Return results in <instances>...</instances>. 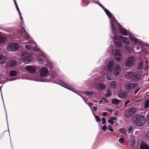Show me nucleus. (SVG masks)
Here are the masks:
<instances>
[{
  "instance_id": "1",
  "label": "nucleus",
  "mask_w": 149,
  "mask_h": 149,
  "mask_svg": "<svg viewBox=\"0 0 149 149\" xmlns=\"http://www.w3.org/2000/svg\"><path fill=\"white\" fill-rule=\"evenodd\" d=\"M45 65L50 70V74L49 75V71L46 67H42L39 71L40 76L34 75L31 76L29 79L36 81L48 82L53 81L57 78V74L58 72V70L54 67V64L52 62L47 61Z\"/></svg>"
},
{
  "instance_id": "2",
  "label": "nucleus",
  "mask_w": 149,
  "mask_h": 149,
  "mask_svg": "<svg viewBox=\"0 0 149 149\" xmlns=\"http://www.w3.org/2000/svg\"><path fill=\"white\" fill-rule=\"evenodd\" d=\"M105 10L107 15L110 19L112 31L114 35H116V34L118 33V29L120 33L123 36H129V34H130L131 33L128 32L126 29L120 25L114 16L112 15L111 13L108 10L105 9Z\"/></svg>"
},
{
  "instance_id": "3",
  "label": "nucleus",
  "mask_w": 149,
  "mask_h": 149,
  "mask_svg": "<svg viewBox=\"0 0 149 149\" xmlns=\"http://www.w3.org/2000/svg\"><path fill=\"white\" fill-rule=\"evenodd\" d=\"M18 33L22 35L25 41H29L28 42H24V43H27L28 44L25 45V47L27 49H31L33 47V45L35 44V42L30 41V37L28 33L27 32L23 27H21L20 29L19 30Z\"/></svg>"
},
{
  "instance_id": "4",
  "label": "nucleus",
  "mask_w": 149,
  "mask_h": 149,
  "mask_svg": "<svg viewBox=\"0 0 149 149\" xmlns=\"http://www.w3.org/2000/svg\"><path fill=\"white\" fill-rule=\"evenodd\" d=\"M115 65V61H111L109 62L108 64V70H103L102 72V73L104 74L106 76L107 79L108 80H111V76L112 74V71Z\"/></svg>"
},
{
  "instance_id": "5",
  "label": "nucleus",
  "mask_w": 149,
  "mask_h": 149,
  "mask_svg": "<svg viewBox=\"0 0 149 149\" xmlns=\"http://www.w3.org/2000/svg\"><path fill=\"white\" fill-rule=\"evenodd\" d=\"M132 120L133 123L137 126H142L145 122L144 117L136 115L132 117Z\"/></svg>"
},
{
  "instance_id": "6",
  "label": "nucleus",
  "mask_w": 149,
  "mask_h": 149,
  "mask_svg": "<svg viewBox=\"0 0 149 149\" xmlns=\"http://www.w3.org/2000/svg\"><path fill=\"white\" fill-rule=\"evenodd\" d=\"M37 60L39 63L43 64L47 61V56L43 52H41L40 54L36 56Z\"/></svg>"
},
{
  "instance_id": "7",
  "label": "nucleus",
  "mask_w": 149,
  "mask_h": 149,
  "mask_svg": "<svg viewBox=\"0 0 149 149\" xmlns=\"http://www.w3.org/2000/svg\"><path fill=\"white\" fill-rule=\"evenodd\" d=\"M21 58L25 61L31 62L32 60L31 54L26 52H22L20 54Z\"/></svg>"
},
{
  "instance_id": "8",
  "label": "nucleus",
  "mask_w": 149,
  "mask_h": 149,
  "mask_svg": "<svg viewBox=\"0 0 149 149\" xmlns=\"http://www.w3.org/2000/svg\"><path fill=\"white\" fill-rule=\"evenodd\" d=\"M19 45L16 43H13L9 44L7 47V49L9 51L12 52L17 50L19 48Z\"/></svg>"
},
{
  "instance_id": "9",
  "label": "nucleus",
  "mask_w": 149,
  "mask_h": 149,
  "mask_svg": "<svg viewBox=\"0 0 149 149\" xmlns=\"http://www.w3.org/2000/svg\"><path fill=\"white\" fill-rule=\"evenodd\" d=\"M135 61V58L134 56H131L128 57L127 59L125 65L127 67H130L134 65Z\"/></svg>"
},
{
  "instance_id": "10",
  "label": "nucleus",
  "mask_w": 149,
  "mask_h": 149,
  "mask_svg": "<svg viewBox=\"0 0 149 149\" xmlns=\"http://www.w3.org/2000/svg\"><path fill=\"white\" fill-rule=\"evenodd\" d=\"M113 40L115 45L118 48L121 47L122 46V43L118 37L116 35H114L113 37H111Z\"/></svg>"
},
{
  "instance_id": "11",
  "label": "nucleus",
  "mask_w": 149,
  "mask_h": 149,
  "mask_svg": "<svg viewBox=\"0 0 149 149\" xmlns=\"http://www.w3.org/2000/svg\"><path fill=\"white\" fill-rule=\"evenodd\" d=\"M114 57L116 60L118 62L120 61L122 59V56L119 49L116 50L115 52Z\"/></svg>"
},
{
  "instance_id": "12",
  "label": "nucleus",
  "mask_w": 149,
  "mask_h": 149,
  "mask_svg": "<svg viewBox=\"0 0 149 149\" xmlns=\"http://www.w3.org/2000/svg\"><path fill=\"white\" fill-rule=\"evenodd\" d=\"M129 39L130 40L133 42L135 45L139 44L141 43L140 40L137 38L134 37L131 33L129 34Z\"/></svg>"
},
{
  "instance_id": "13",
  "label": "nucleus",
  "mask_w": 149,
  "mask_h": 149,
  "mask_svg": "<svg viewBox=\"0 0 149 149\" xmlns=\"http://www.w3.org/2000/svg\"><path fill=\"white\" fill-rule=\"evenodd\" d=\"M136 111V110L134 108H131L126 110L125 114L126 117H130L133 115Z\"/></svg>"
},
{
  "instance_id": "14",
  "label": "nucleus",
  "mask_w": 149,
  "mask_h": 149,
  "mask_svg": "<svg viewBox=\"0 0 149 149\" xmlns=\"http://www.w3.org/2000/svg\"><path fill=\"white\" fill-rule=\"evenodd\" d=\"M25 69L31 73H34L36 72L37 68L35 66H27L25 68Z\"/></svg>"
},
{
  "instance_id": "15",
  "label": "nucleus",
  "mask_w": 149,
  "mask_h": 149,
  "mask_svg": "<svg viewBox=\"0 0 149 149\" xmlns=\"http://www.w3.org/2000/svg\"><path fill=\"white\" fill-rule=\"evenodd\" d=\"M136 86V84L128 83L125 84V88L128 91L130 92L131 91L134 89Z\"/></svg>"
},
{
  "instance_id": "16",
  "label": "nucleus",
  "mask_w": 149,
  "mask_h": 149,
  "mask_svg": "<svg viewBox=\"0 0 149 149\" xmlns=\"http://www.w3.org/2000/svg\"><path fill=\"white\" fill-rule=\"evenodd\" d=\"M121 71V68L119 65H116L113 69V74L115 76H118L119 75Z\"/></svg>"
},
{
  "instance_id": "17",
  "label": "nucleus",
  "mask_w": 149,
  "mask_h": 149,
  "mask_svg": "<svg viewBox=\"0 0 149 149\" xmlns=\"http://www.w3.org/2000/svg\"><path fill=\"white\" fill-rule=\"evenodd\" d=\"M18 65V62L15 60H11L8 61L6 64L8 67H13L17 66Z\"/></svg>"
},
{
  "instance_id": "18",
  "label": "nucleus",
  "mask_w": 149,
  "mask_h": 149,
  "mask_svg": "<svg viewBox=\"0 0 149 149\" xmlns=\"http://www.w3.org/2000/svg\"><path fill=\"white\" fill-rule=\"evenodd\" d=\"M141 76L140 73L133 72L132 80L136 81H138L140 80Z\"/></svg>"
},
{
  "instance_id": "19",
  "label": "nucleus",
  "mask_w": 149,
  "mask_h": 149,
  "mask_svg": "<svg viewBox=\"0 0 149 149\" xmlns=\"http://www.w3.org/2000/svg\"><path fill=\"white\" fill-rule=\"evenodd\" d=\"M87 1L88 2V4L90 2H92L95 3H97L102 8L106 13V11L105 9L106 10H108L107 9L105 8L101 4L98 2V0H87Z\"/></svg>"
},
{
  "instance_id": "20",
  "label": "nucleus",
  "mask_w": 149,
  "mask_h": 149,
  "mask_svg": "<svg viewBox=\"0 0 149 149\" xmlns=\"http://www.w3.org/2000/svg\"><path fill=\"white\" fill-rule=\"evenodd\" d=\"M119 37L121 40L126 45H128L130 43L129 40L127 37L120 36H119Z\"/></svg>"
},
{
  "instance_id": "21",
  "label": "nucleus",
  "mask_w": 149,
  "mask_h": 149,
  "mask_svg": "<svg viewBox=\"0 0 149 149\" xmlns=\"http://www.w3.org/2000/svg\"><path fill=\"white\" fill-rule=\"evenodd\" d=\"M141 149H149V147L145 143L142 141L140 146Z\"/></svg>"
},
{
  "instance_id": "22",
  "label": "nucleus",
  "mask_w": 149,
  "mask_h": 149,
  "mask_svg": "<svg viewBox=\"0 0 149 149\" xmlns=\"http://www.w3.org/2000/svg\"><path fill=\"white\" fill-rule=\"evenodd\" d=\"M133 72H127L125 74V77L127 79H132Z\"/></svg>"
},
{
  "instance_id": "23",
  "label": "nucleus",
  "mask_w": 149,
  "mask_h": 149,
  "mask_svg": "<svg viewBox=\"0 0 149 149\" xmlns=\"http://www.w3.org/2000/svg\"><path fill=\"white\" fill-rule=\"evenodd\" d=\"M125 48L127 52L130 53H131L133 51V49L132 47L129 45H125Z\"/></svg>"
},
{
  "instance_id": "24",
  "label": "nucleus",
  "mask_w": 149,
  "mask_h": 149,
  "mask_svg": "<svg viewBox=\"0 0 149 149\" xmlns=\"http://www.w3.org/2000/svg\"><path fill=\"white\" fill-rule=\"evenodd\" d=\"M118 96L120 98H124L127 96V93L125 92H122L120 91Z\"/></svg>"
},
{
  "instance_id": "25",
  "label": "nucleus",
  "mask_w": 149,
  "mask_h": 149,
  "mask_svg": "<svg viewBox=\"0 0 149 149\" xmlns=\"http://www.w3.org/2000/svg\"><path fill=\"white\" fill-rule=\"evenodd\" d=\"M6 58L5 56L0 55V63H4L6 61Z\"/></svg>"
},
{
  "instance_id": "26",
  "label": "nucleus",
  "mask_w": 149,
  "mask_h": 149,
  "mask_svg": "<svg viewBox=\"0 0 149 149\" xmlns=\"http://www.w3.org/2000/svg\"><path fill=\"white\" fill-rule=\"evenodd\" d=\"M105 85L103 84H100L98 86V88L100 90H103L105 88Z\"/></svg>"
},
{
  "instance_id": "27",
  "label": "nucleus",
  "mask_w": 149,
  "mask_h": 149,
  "mask_svg": "<svg viewBox=\"0 0 149 149\" xmlns=\"http://www.w3.org/2000/svg\"><path fill=\"white\" fill-rule=\"evenodd\" d=\"M121 101L117 99H113L112 100L111 103L113 104H118Z\"/></svg>"
},
{
  "instance_id": "28",
  "label": "nucleus",
  "mask_w": 149,
  "mask_h": 149,
  "mask_svg": "<svg viewBox=\"0 0 149 149\" xmlns=\"http://www.w3.org/2000/svg\"><path fill=\"white\" fill-rule=\"evenodd\" d=\"M6 39L4 36L0 35V43L4 42Z\"/></svg>"
},
{
  "instance_id": "29",
  "label": "nucleus",
  "mask_w": 149,
  "mask_h": 149,
  "mask_svg": "<svg viewBox=\"0 0 149 149\" xmlns=\"http://www.w3.org/2000/svg\"><path fill=\"white\" fill-rule=\"evenodd\" d=\"M95 92L93 91H87L85 92V94L88 95L89 96V97H91L93 95H94L95 94Z\"/></svg>"
},
{
  "instance_id": "30",
  "label": "nucleus",
  "mask_w": 149,
  "mask_h": 149,
  "mask_svg": "<svg viewBox=\"0 0 149 149\" xmlns=\"http://www.w3.org/2000/svg\"><path fill=\"white\" fill-rule=\"evenodd\" d=\"M149 107V98L146 100L144 104V107L146 109Z\"/></svg>"
},
{
  "instance_id": "31",
  "label": "nucleus",
  "mask_w": 149,
  "mask_h": 149,
  "mask_svg": "<svg viewBox=\"0 0 149 149\" xmlns=\"http://www.w3.org/2000/svg\"><path fill=\"white\" fill-rule=\"evenodd\" d=\"M116 83L115 81L111 82L110 84V88H116Z\"/></svg>"
},
{
  "instance_id": "32",
  "label": "nucleus",
  "mask_w": 149,
  "mask_h": 149,
  "mask_svg": "<svg viewBox=\"0 0 149 149\" xmlns=\"http://www.w3.org/2000/svg\"><path fill=\"white\" fill-rule=\"evenodd\" d=\"M119 132L121 134L126 135L127 134L126 130L125 128H121L119 129Z\"/></svg>"
},
{
  "instance_id": "33",
  "label": "nucleus",
  "mask_w": 149,
  "mask_h": 149,
  "mask_svg": "<svg viewBox=\"0 0 149 149\" xmlns=\"http://www.w3.org/2000/svg\"><path fill=\"white\" fill-rule=\"evenodd\" d=\"M17 74V71L15 70H12L10 72L9 75L11 76H16Z\"/></svg>"
},
{
  "instance_id": "34",
  "label": "nucleus",
  "mask_w": 149,
  "mask_h": 149,
  "mask_svg": "<svg viewBox=\"0 0 149 149\" xmlns=\"http://www.w3.org/2000/svg\"><path fill=\"white\" fill-rule=\"evenodd\" d=\"M143 66V63L141 62H140L137 67V69L138 70H141L142 69Z\"/></svg>"
},
{
  "instance_id": "35",
  "label": "nucleus",
  "mask_w": 149,
  "mask_h": 149,
  "mask_svg": "<svg viewBox=\"0 0 149 149\" xmlns=\"http://www.w3.org/2000/svg\"><path fill=\"white\" fill-rule=\"evenodd\" d=\"M133 127L132 126H131L129 127L128 129H127V132H128L129 134L132 133V132H133Z\"/></svg>"
},
{
  "instance_id": "36",
  "label": "nucleus",
  "mask_w": 149,
  "mask_h": 149,
  "mask_svg": "<svg viewBox=\"0 0 149 149\" xmlns=\"http://www.w3.org/2000/svg\"><path fill=\"white\" fill-rule=\"evenodd\" d=\"M108 129L110 132H113L114 131L112 129V127L111 125H109L108 126Z\"/></svg>"
},
{
  "instance_id": "37",
  "label": "nucleus",
  "mask_w": 149,
  "mask_h": 149,
  "mask_svg": "<svg viewBox=\"0 0 149 149\" xmlns=\"http://www.w3.org/2000/svg\"><path fill=\"white\" fill-rule=\"evenodd\" d=\"M33 50L35 51H38V52H42L41 50L39 49L37 47H35L33 49Z\"/></svg>"
},
{
  "instance_id": "38",
  "label": "nucleus",
  "mask_w": 149,
  "mask_h": 149,
  "mask_svg": "<svg viewBox=\"0 0 149 149\" xmlns=\"http://www.w3.org/2000/svg\"><path fill=\"white\" fill-rule=\"evenodd\" d=\"M96 121L99 122L101 120L100 118L98 116H95Z\"/></svg>"
},
{
  "instance_id": "39",
  "label": "nucleus",
  "mask_w": 149,
  "mask_h": 149,
  "mask_svg": "<svg viewBox=\"0 0 149 149\" xmlns=\"http://www.w3.org/2000/svg\"><path fill=\"white\" fill-rule=\"evenodd\" d=\"M112 93L111 92L108 91L106 96L107 97H109L111 96L112 95Z\"/></svg>"
},
{
  "instance_id": "40",
  "label": "nucleus",
  "mask_w": 149,
  "mask_h": 149,
  "mask_svg": "<svg viewBox=\"0 0 149 149\" xmlns=\"http://www.w3.org/2000/svg\"><path fill=\"white\" fill-rule=\"evenodd\" d=\"M61 82H62L65 85L67 86L70 87V86L69 85V84L65 82V81H63L62 80H60Z\"/></svg>"
},
{
  "instance_id": "41",
  "label": "nucleus",
  "mask_w": 149,
  "mask_h": 149,
  "mask_svg": "<svg viewBox=\"0 0 149 149\" xmlns=\"http://www.w3.org/2000/svg\"><path fill=\"white\" fill-rule=\"evenodd\" d=\"M108 122L111 125H113L114 123V121L112 119H110L108 120Z\"/></svg>"
},
{
  "instance_id": "42",
  "label": "nucleus",
  "mask_w": 149,
  "mask_h": 149,
  "mask_svg": "<svg viewBox=\"0 0 149 149\" xmlns=\"http://www.w3.org/2000/svg\"><path fill=\"white\" fill-rule=\"evenodd\" d=\"M102 123L103 124H105L106 123V119L104 118H103L102 119Z\"/></svg>"
},
{
  "instance_id": "43",
  "label": "nucleus",
  "mask_w": 149,
  "mask_h": 149,
  "mask_svg": "<svg viewBox=\"0 0 149 149\" xmlns=\"http://www.w3.org/2000/svg\"><path fill=\"white\" fill-rule=\"evenodd\" d=\"M109 48V49L108 50L109 52L113 53L114 52L113 46H111Z\"/></svg>"
},
{
  "instance_id": "44",
  "label": "nucleus",
  "mask_w": 149,
  "mask_h": 149,
  "mask_svg": "<svg viewBox=\"0 0 149 149\" xmlns=\"http://www.w3.org/2000/svg\"><path fill=\"white\" fill-rule=\"evenodd\" d=\"M107 129V127L106 125H103V126L102 127V129L104 131H105Z\"/></svg>"
},
{
  "instance_id": "45",
  "label": "nucleus",
  "mask_w": 149,
  "mask_h": 149,
  "mask_svg": "<svg viewBox=\"0 0 149 149\" xmlns=\"http://www.w3.org/2000/svg\"><path fill=\"white\" fill-rule=\"evenodd\" d=\"M124 140L123 138H120L119 139V141L120 143H123L124 142Z\"/></svg>"
},
{
  "instance_id": "46",
  "label": "nucleus",
  "mask_w": 149,
  "mask_h": 149,
  "mask_svg": "<svg viewBox=\"0 0 149 149\" xmlns=\"http://www.w3.org/2000/svg\"><path fill=\"white\" fill-rule=\"evenodd\" d=\"M88 106L91 109L92 111V107L93 106V104L91 102H89L88 104Z\"/></svg>"
},
{
  "instance_id": "47",
  "label": "nucleus",
  "mask_w": 149,
  "mask_h": 149,
  "mask_svg": "<svg viewBox=\"0 0 149 149\" xmlns=\"http://www.w3.org/2000/svg\"><path fill=\"white\" fill-rule=\"evenodd\" d=\"M61 85V86H63V87H64V88H67V89H68V90H70V91H72L73 92H74V93H75L74 91H72V90H71L70 89V88H68V87H66V86H63V85Z\"/></svg>"
},
{
  "instance_id": "48",
  "label": "nucleus",
  "mask_w": 149,
  "mask_h": 149,
  "mask_svg": "<svg viewBox=\"0 0 149 149\" xmlns=\"http://www.w3.org/2000/svg\"><path fill=\"white\" fill-rule=\"evenodd\" d=\"M146 121L147 123L149 124V113L146 117Z\"/></svg>"
},
{
  "instance_id": "49",
  "label": "nucleus",
  "mask_w": 149,
  "mask_h": 149,
  "mask_svg": "<svg viewBox=\"0 0 149 149\" xmlns=\"http://www.w3.org/2000/svg\"><path fill=\"white\" fill-rule=\"evenodd\" d=\"M13 1L14 2L15 5V7H16V8L17 9L18 8H19L18 7L17 4L16 3V1H15V0H13Z\"/></svg>"
},
{
  "instance_id": "50",
  "label": "nucleus",
  "mask_w": 149,
  "mask_h": 149,
  "mask_svg": "<svg viewBox=\"0 0 149 149\" xmlns=\"http://www.w3.org/2000/svg\"><path fill=\"white\" fill-rule=\"evenodd\" d=\"M107 110L109 112H110V113H111L113 111V110L111 109H110L109 108H108L107 109Z\"/></svg>"
},
{
  "instance_id": "51",
  "label": "nucleus",
  "mask_w": 149,
  "mask_h": 149,
  "mask_svg": "<svg viewBox=\"0 0 149 149\" xmlns=\"http://www.w3.org/2000/svg\"><path fill=\"white\" fill-rule=\"evenodd\" d=\"M130 101L129 100H127L126 101L124 104V106L125 107L126 106L127 104L129 103Z\"/></svg>"
},
{
  "instance_id": "52",
  "label": "nucleus",
  "mask_w": 149,
  "mask_h": 149,
  "mask_svg": "<svg viewBox=\"0 0 149 149\" xmlns=\"http://www.w3.org/2000/svg\"><path fill=\"white\" fill-rule=\"evenodd\" d=\"M17 79H18L17 78H11V79H10L8 81H12L15 80Z\"/></svg>"
},
{
  "instance_id": "53",
  "label": "nucleus",
  "mask_w": 149,
  "mask_h": 149,
  "mask_svg": "<svg viewBox=\"0 0 149 149\" xmlns=\"http://www.w3.org/2000/svg\"><path fill=\"white\" fill-rule=\"evenodd\" d=\"M107 114V113L106 112H104L103 113V115L104 116H105Z\"/></svg>"
},
{
  "instance_id": "54",
  "label": "nucleus",
  "mask_w": 149,
  "mask_h": 149,
  "mask_svg": "<svg viewBox=\"0 0 149 149\" xmlns=\"http://www.w3.org/2000/svg\"><path fill=\"white\" fill-rule=\"evenodd\" d=\"M19 17H20V19H21V20L22 21H23V18H22V17L21 16V14H19Z\"/></svg>"
},
{
  "instance_id": "55",
  "label": "nucleus",
  "mask_w": 149,
  "mask_h": 149,
  "mask_svg": "<svg viewBox=\"0 0 149 149\" xmlns=\"http://www.w3.org/2000/svg\"><path fill=\"white\" fill-rule=\"evenodd\" d=\"M140 89V88H139L136 90L135 91V93L134 94H135Z\"/></svg>"
},
{
  "instance_id": "56",
  "label": "nucleus",
  "mask_w": 149,
  "mask_h": 149,
  "mask_svg": "<svg viewBox=\"0 0 149 149\" xmlns=\"http://www.w3.org/2000/svg\"><path fill=\"white\" fill-rule=\"evenodd\" d=\"M110 119H112V120H116L117 118H116L115 117H111L110 118Z\"/></svg>"
},
{
  "instance_id": "57",
  "label": "nucleus",
  "mask_w": 149,
  "mask_h": 149,
  "mask_svg": "<svg viewBox=\"0 0 149 149\" xmlns=\"http://www.w3.org/2000/svg\"><path fill=\"white\" fill-rule=\"evenodd\" d=\"M93 109L94 111H96L97 109L96 107H94L93 108Z\"/></svg>"
},
{
  "instance_id": "58",
  "label": "nucleus",
  "mask_w": 149,
  "mask_h": 149,
  "mask_svg": "<svg viewBox=\"0 0 149 149\" xmlns=\"http://www.w3.org/2000/svg\"><path fill=\"white\" fill-rule=\"evenodd\" d=\"M17 10V11H18L19 14H21V12L20 11V10H19V8H18Z\"/></svg>"
},
{
  "instance_id": "59",
  "label": "nucleus",
  "mask_w": 149,
  "mask_h": 149,
  "mask_svg": "<svg viewBox=\"0 0 149 149\" xmlns=\"http://www.w3.org/2000/svg\"><path fill=\"white\" fill-rule=\"evenodd\" d=\"M136 48L137 50H139L140 49V47L139 46L137 47Z\"/></svg>"
},
{
  "instance_id": "60",
  "label": "nucleus",
  "mask_w": 149,
  "mask_h": 149,
  "mask_svg": "<svg viewBox=\"0 0 149 149\" xmlns=\"http://www.w3.org/2000/svg\"><path fill=\"white\" fill-rule=\"evenodd\" d=\"M102 102V100H100L99 103V104H100Z\"/></svg>"
},
{
  "instance_id": "61",
  "label": "nucleus",
  "mask_w": 149,
  "mask_h": 149,
  "mask_svg": "<svg viewBox=\"0 0 149 149\" xmlns=\"http://www.w3.org/2000/svg\"><path fill=\"white\" fill-rule=\"evenodd\" d=\"M1 86H0V90L1 91Z\"/></svg>"
},
{
  "instance_id": "62",
  "label": "nucleus",
  "mask_w": 149,
  "mask_h": 149,
  "mask_svg": "<svg viewBox=\"0 0 149 149\" xmlns=\"http://www.w3.org/2000/svg\"><path fill=\"white\" fill-rule=\"evenodd\" d=\"M141 51L143 52V50L142 49H141Z\"/></svg>"
},
{
  "instance_id": "63",
  "label": "nucleus",
  "mask_w": 149,
  "mask_h": 149,
  "mask_svg": "<svg viewBox=\"0 0 149 149\" xmlns=\"http://www.w3.org/2000/svg\"><path fill=\"white\" fill-rule=\"evenodd\" d=\"M1 96H2V99L3 100V97H2V95H1Z\"/></svg>"
},
{
  "instance_id": "64",
  "label": "nucleus",
  "mask_w": 149,
  "mask_h": 149,
  "mask_svg": "<svg viewBox=\"0 0 149 149\" xmlns=\"http://www.w3.org/2000/svg\"><path fill=\"white\" fill-rule=\"evenodd\" d=\"M103 99L104 100H107L105 98H103Z\"/></svg>"
}]
</instances>
